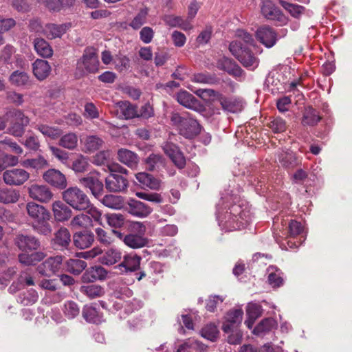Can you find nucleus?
<instances>
[{"label": "nucleus", "mask_w": 352, "mask_h": 352, "mask_svg": "<svg viewBox=\"0 0 352 352\" xmlns=\"http://www.w3.org/2000/svg\"><path fill=\"white\" fill-rule=\"evenodd\" d=\"M25 210L31 221L32 229L39 234L48 236L52 232L50 223L51 214L43 206L33 201L26 204Z\"/></svg>", "instance_id": "nucleus-1"}, {"label": "nucleus", "mask_w": 352, "mask_h": 352, "mask_svg": "<svg viewBox=\"0 0 352 352\" xmlns=\"http://www.w3.org/2000/svg\"><path fill=\"white\" fill-rule=\"evenodd\" d=\"M170 122L178 133L186 138L192 139L200 133V124L187 113H173L170 116Z\"/></svg>", "instance_id": "nucleus-2"}, {"label": "nucleus", "mask_w": 352, "mask_h": 352, "mask_svg": "<svg viewBox=\"0 0 352 352\" xmlns=\"http://www.w3.org/2000/svg\"><path fill=\"white\" fill-rule=\"evenodd\" d=\"M63 199L76 210H85L89 208L90 200L86 193L77 186L69 187L62 193Z\"/></svg>", "instance_id": "nucleus-3"}, {"label": "nucleus", "mask_w": 352, "mask_h": 352, "mask_svg": "<svg viewBox=\"0 0 352 352\" xmlns=\"http://www.w3.org/2000/svg\"><path fill=\"white\" fill-rule=\"evenodd\" d=\"M99 69V60L96 50L87 48L82 58L78 60L76 76L81 78L90 73H96Z\"/></svg>", "instance_id": "nucleus-4"}, {"label": "nucleus", "mask_w": 352, "mask_h": 352, "mask_svg": "<svg viewBox=\"0 0 352 352\" xmlns=\"http://www.w3.org/2000/svg\"><path fill=\"white\" fill-rule=\"evenodd\" d=\"M79 184L86 188H89L91 194L97 199L103 192V183L100 179V174L97 172H91L85 177L79 179Z\"/></svg>", "instance_id": "nucleus-5"}, {"label": "nucleus", "mask_w": 352, "mask_h": 352, "mask_svg": "<svg viewBox=\"0 0 352 352\" xmlns=\"http://www.w3.org/2000/svg\"><path fill=\"white\" fill-rule=\"evenodd\" d=\"M261 10L262 14L267 19L276 21L280 25L287 23V17L270 0H264L262 2Z\"/></svg>", "instance_id": "nucleus-6"}, {"label": "nucleus", "mask_w": 352, "mask_h": 352, "mask_svg": "<svg viewBox=\"0 0 352 352\" xmlns=\"http://www.w3.org/2000/svg\"><path fill=\"white\" fill-rule=\"evenodd\" d=\"M217 67L235 78L241 81L245 79L244 71L233 60L227 57H222L217 60Z\"/></svg>", "instance_id": "nucleus-7"}, {"label": "nucleus", "mask_w": 352, "mask_h": 352, "mask_svg": "<svg viewBox=\"0 0 352 352\" xmlns=\"http://www.w3.org/2000/svg\"><path fill=\"white\" fill-rule=\"evenodd\" d=\"M28 192L30 198L41 203H48L54 197L53 192L46 185L32 184L28 187Z\"/></svg>", "instance_id": "nucleus-8"}, {"label": "nucleus", "mask_w": 352, "mask_h": 352, "mask_svg": "<svg viewBox=\"0 0 352 352\" xmlns=\"http://www.w3.org/2000/svg\"><path fill=\"white\" fill-rule=\"evenodd\" d=\"M62 263L61 256L50 257L37 267V271L41 275L50 277L60 270Z\"/></svg>", "instance_id": "nucleus-9"}, {"label": "nucleus", "mask_w": 352, "mask_h": 352, "mask_svg": "<svg viewBox=\"0 0 352 352\" xmlns=\"http://www.w3.org/2000/svg\"><path fill=\"white\" fill-rule=\"evenodd\" d=\"M30 177V174L21 168H12L3 173V178L5 183L10 186H20Z\"/></svg>", "instance_id": "nucleus-10"}, {"label": "nucleus", "mask_w": 352, "mask_h": 352, "mask_svg": "<svg viewBox=\"0 0 352 352\" xmlns=\"http://www.w3.org/2000/svg\"><path fill=\"white\" fill-rule=\"evenodd\" d=\"M126 210L138 218H145L153 212V209L148 205L134 199L128 201Z\"/></svg>", "instance_id": "nucleus-11"}, {"label": "nucleus", "mask_w": 352, "mask_h": 352, "mask_svg": "<svg viewBox=\"0 0 352 352\" xmlns=\"http://www.w3.org/2000/svg\"><path fill=\"white\" fill-rule=\"evenodd\" d=\"M256 36L267 48L273 47L278 39L277 33L273 28L267 25H263L258 28L256 32Z\"/></svg>", "instance_id": "nucleus-12"}, {"label": "nucleus", "mask_w": 352, "mask_h": 352, "mask_svg": "<svg viewBox=\"0 0 352 352\" xmlns=\"http://www.w3.org/2000/svg\"><path fill=\"white\" fill-rule=\"evenodd\" d=\"M106 188L110 192H122L127 189L128 180L116 173H111L105 179Z\"/></svg>", "instance_id": "nucleus-13"}, {"label": "nucleus", "mask_w": 352, "mask_h": 352, "mask_svg": "<svg viewBox=\"0 0 352 352\" xmlns=\"http://www.w3.org/2000/svg\"><path fill=\"white\" fill-rule=\"evenodd\" d=\"M14 242L16 245L22 251L36 250L40 247V241L33 236L19 234L16 236Z\"/></svg>", "instance_id": "nucleus-14"}, {"label": "nucleus", "mask_w": 352, "mask_h": 352, "mask_svg": "<svg viewBox=\"0 0 352 352\" xmlns=\"http://www.w3.org/2000/svg\"><path fill=\"white\" fill-rule=\"evenodd\" d=\"M162 148L177 168H183L185 166L186 159L177 145L166 142L164 144Z\"/></svg>", "instance_id": "nucleus-15"}, {"label": "nucleus", "mask_w": 352, "mask_h": 352, "mask_svg": "<svg viewBox=\"0 0 352 352\" xmlns=\"http://www.w3.org/2000/svg\"><path fill=\"white\" fill-rule=\"evenodd\" d=\"M43 177L47 183L58 189L65 188L67 184L65 175L56 169L47 170L44 173Z\"/></svg>", "instance_id": "nucleus-16"}, {"label": "nucleus", "mask_w": 352, "mask_h": 352, "mask_svg": "<svg viewBox=\"0 0 352 352\" xmlns=\"http://www.w3.org/2000/svg\"><path fill=\"white\" fill-rule=\"evenodd\" d=\"M243 312L241 309L230 311L223 322L222 329L225 333H230V331L238 327L242 321Z\"/></svg>", "instance_id": "nucleus-17"}, {"label": "nucleus", "mask_w": 352, "mask_h": 352, "mask_svg": "<svg viewBox=\"0 0 352 352\" xmlns=\"http://www.w3.org/2000/svg\"><path fill=\"white\" fill-rule=\"evenodd\" d=\"M94 241V234L89 230H82L76 232L73 236L74 245L78 249L89 248Z\"/></svg>", "instance_id": "nucleus-18"}, {"label": "nucleus", "mask_w": 352, "mask_h": 352, "mask_svg": "<svg viewBox=\"0 0 352 352\" xmlns=\"http://www.w3.org/2000/svg\"><path fill=\"white\" fill-rule=\"evenodd\" d=\"M141 257L135 254L124 256L123 261L116 266L122 272H135L140 267Z\"/></svg>", "instance_id": "nucleus-19"}, {"label": "nucleus", "mask_w": 352, "mask_h": 352, "mask_svg": "<svg viewBox=\"0 0 352 352\" xmlns=\"http://www.w3.org/2000/svg\"><path fill=\"white\" fill-rule=\"evenodd\" d=\"M107 276V270L99 265L87 269L81 276L83 283H94L97 280H104Z\"/></svg>", "instance_id": "nucleus-20"}, {"label": "nucleus", "mask_w": 352, "mask_h": 352, "mask_svg": "<svg viewBox=\"0 0 352 352\" xmlns=\"http://www.w3.org/2000/svg\"><path fill=\"white\" fill-rule=\"evenodd\" d=\"M52 210L56 221H67L72 214V210L63 201H56L52 205Z\"/></svg>", "instance_id": "nucleus-21"}, {"label": "nucleus", "mask_w": 352, "mask_h": 352, "mask_svg": "<svg viewBox=\"0 0 352 352\" xmlns=\"http://www.w3.org/2000/svg\"><path fill=\"white\" fill-rule=\"evenodd\" d=\"M176 100L180 104L188 109L195 111H199L201 109L198 100L186 91H179L176 96Z\"/></svg>", "instance_id": "nucleus-22"}, {"label": "nucleus", "mask_w": 352, "mask_h": 352, "mask_svg": "<svg viewBox=\"0 0 352 352\" xmlns=\"http://www.w3.org/2000/svg\"><path fill=\"white\" fill-rule=\"evenodd\" d=\"M34 76L40 81L47 78L51 72V66L49 63L43 59H36L32 63Z\"/></svg>", "instance_id": "nucleus-23"}, {"label": "nucleus", "mask_w": 352, "mask_h": 352, "mask_svg": "<svg viewBox=\"0 0 352 352\" xmlns=\"http://www.w3.org/2000/svg\"><path fill=\"white\" fill-rule=\"evenodd\" d=\"M118 159L131 168H136L139 163L138 155L126 148H120L118 151Z\"/></svg>", "instance_id": "nucleus-24"}, {"label": "nucleus", "mask_w": 352, "mask_h": 352, "mask_svg": "<svg viewBox=\"0 0 352 352\" xmlns=\"http://www.w3.org/2000/svg\"><path fill=\"white\" fill-rule=\"evenodd\" d=\"M82 314L88 322L99 324L103 321V316L96 308V304L85 305L82 309Z\"/></svg>", "instance_id": "nucleus-25"}, {"label": "nucleus", "mask_w": 352, "mask_h": 352, "mask_svg": "<svg viewBox=\"0 0 352 352\" xmlns=\"http://www.w3.org/2000/svg\"><path fill=\"white\" fill-rule=\"evenodd\" d=\"M83 151L85 153H94L100 148H102L104 144V140L96 135H90L86 136L83 141Z\"/></svg>", "instance_id": "nucleus-26"}, {"label": "nucleus", "mask_w": 352, "mask_h": 352, "mask_svg": "<svg viewBox=\"0 0 352 352\" xmlns=\"http://www.w3.org/2000/svg\"><path fill=\"white\" fill-rule=\"evenodd\" d=\"M135 178L140 184L151 190H157L161 187V181L147 173H138Z\"/></svg>", "instance_id": "nucleus-27"}, {"label": "nucleus", "mask_w": 352, "mask_h": 352, "mask_svg": "<svg viewBox=\"0 0 352 352\" xmlns=\"http://www.w3.org/2000/svg\"><path fill=\"white\" fill-rule=\"evenodd\" d=\"M68 26L66 24L56 25L46 24L43 30V34L49 39L60 37L66 32Z\"/></svg>", "instance_id": "nucleus-28"}, {"label": "nucleus", "mask_w": 352, "mask_h": 352, "mask_svg": "<svg viewBox=\"0 0 352 352\" xmlns=\"http://www.w3.org/2000/svg\"><path fill=\"white\" fill-rule=\"evenodd\" d=\"M237 60L250 70H254L259 65V59L248 49L242 51Z\"/></svg>", "instance_id": "nucleus-29"}, {"label": "nucleus", "mask_w": 352, "mask_h": 352, "mask_svg": "<svg viewBox=\"0 0 352 352\" xmlns=\"http://www.w3.org/2000/svg\"><path fill=\"white\" fill-rule=\"evenodd\" d=\"M10 83L15 87H28L30 85V76L28 73L16 70L8 78Z\"/></svg>", "instance_id": "nucleus-30"}, {"label": "nucleus", "mask_w": 352, "mask_h": 352, "mask_svg": "<svg viewBox=\"0 0 352 352\" xmlns=\"http://www.w3.org/2000/svg\"><path fill=\"white\" fill-rule=\"evenodd\" d=\"M122 258V252L116 248L108 249L102 256L99 258V261L105 265H112L120 261Z\"/></svg>", "instance_id": "nucleus-31"}, {"label": "nucleus", "mask_w": 352, "mask_h": 352, "mask_svg": "<svg viewBox=\"0 0 352 352\" xmlns=\"http://www.w3.org/2000/svg\"><path fill=\"white\" fill-rule=\"evenodd\" d=\"M223 110L231 113L240 112L243 108V102L237 98H226L222 96L220 100Z\"/></svg>", "instance_id": "nucleus-32"}, {"label": "nucleus", "mask_w": 352, "mask_h": 352, "mask_svg": "<svg viewBox=\"0 0 352 352\" xmlns=\"http://www.w3.org/2000/svg\"><path fill=\"white\" fill-rule=\"evenodd\" d=\"M100 202L106 207L114 210H120L124 206V198L119 195H107L100 199Z\"/></svg>", "instance_id": "nucleus-33"}, {"label": "nucleus", "mask_w": 352, "mask_h": 352, "mask_svg": "<svg viewBox=\"0 0 352 352\" xmlns=\"http://www.w3.org/2000/svg\"><path fill=\"white\" fill-rule=\"evenodd\" d=\"M54 245L67 248L71 242V235L66 228H60L54 234L53 239Z\"/></svg>", "instance_id": "nucleus-34"}, {"label": "nucleus", "mask_w": 352, "mask_h": 352, "mask_svg": "<svg viewBox=\"0 0 352 352\" xmlns=\"http://www.w3.org/2000/svg\"><path fill=\"white\" fill-rule=\"evenodd\" d=\"M206 349L207 346L202 342L195 339H188L179 347L177 352H202Z\"/></svg>", "instance_id": "nucleus-35"}, {"label": "nucleus", "mask_w": 352, "mask_h": 352, "mask_svg": "<svg viewBox=\"0 0 352 352\" xmlns=\"http://www.w3.org/2000/svg\"><path fill=\"white\" fill-rule=\"evenodd\" d=\"M268 283L274 288L283 285L284 280L281 271L274 266H270L267 268Z\"/></svg>", "instance_id": "nucleus-36"}, {"label": "nucleus", "mask_w": 352, "mask_h": 352, "mask_svg": "<svg viewBox=\"0 0 352 352\" xmlns=\"http://www.w3.org/2000/svg\"><path fill=\"white\" fill-rule=\"evenodd\" d=\"M145 164L148 170H159L165 166V161L162 155L152 153L145 160Z\"/></svg>", "instance_id": "nucleus-37"}, {"label": "nucleus", "mask_w": 352, "mask_h": 352, "mask_svg": "<svg viewBox=\"0 0 352 352\" xmlns=\"http://www.w3.org/2000/svg\"><path fill=\"white\" fill-rule=\"evenodd\" d=\"M87 266L85 261L77 258H71L65 262L66 270L74 275L80 274Z\"/></svg>", "instance_id": "nucleus-38"}, {"label": "nucleus", "mask_w": 352, "mask_h": 352, "mask_svg": "<svg viewBox=\"0 0 352 352\" xmlns=\"http://www.w3.org/2000/svg\"><path fill=\"white\" fill-rule=\"evenodd\" d=\"M80 292L90 299L99 298L104 294V288L98 285H82L80 287Z\"/></svg>", "instance_id": "nucleus-39"}, {"label": "nucleus", "mask_w": 352, "mask_h": 352, "mask_svg": "<svg viewBox=\"0 0 352 352\" xmlns=\"http://www.w3.org/2000/svg\"><path fill=\"white\" fill-rule=\"evenodd\" d=\"M34 49L41 56L49 58L52 56L53 51L48 43L41 38H36L34 41Z\"/></svg>", "instance_id": "nucleus-40"}, {"label": "nucleus", "mask_w": 352, "mask_h": 352, "mask_svg": "<svg viewBox=\"0 0 352 352\" xmlns=\"http://www.w3.org/2000/svg\"><path fill=\"white\" fill-rule=\"evenodd\" d=\"M123 241L127 246L136 249L140 248L146 245L147 241L145 238L140 234H129L126 235Z\"/></svg>", "instance_id": "nucleus-41"}, {"label": "nucleus", "mask_w": 352, "mask_h": 352, "mask_svg": "<svg viewBox=\"0 0 352 352\" xmlns=\"http://www.w3.org/2000/svg\"><path fill=\"white\" fill-rule=\"evenodd\" d=\"M321 119L317 111L311 107L306 108L302 123L303 125L314 126Z\"/></svg>", "instance_id": "nucleus-42"}, {"label": "nucleus", "mask_w": 352, "mask_h": 352, "mask_svg": "<svg viewBox=\"0 0 352 352\" xmlns=\"http://www.w3.org/2000/svg\"><path fill=\"white\" fill-rule=\"evenodd\" d=\"M19 192L15 189H0V202L3 204L15 203L19 199Z\"/></svg>", "instance_id": "nucleus-43"}, {"label": "nucleus", "mask_w": 352, "mask_h": 352, "mask_svg": "<svg viewBox=\"0 0 352 352\" xmlns=\"http://www.w3.org/2000/svg\"><path fill=\"white\" fill-rule=\"evenodd\" d=\"M276 325V321L272 318H265L261 321L254 329L253 333L257 336H261L269 332Z\"/></svg>", "instance_id": "nucleus-44"}, {"label": "nucleus", "mask_w": 352, "mask_h": 352, "mask_svg": "<svg viewBox=\"0 0 352 352\" xmlns=\"http://www.w3.org/2000/svg\"><path fill=\"white\" fill-rule=\"evenodd\" d=\"M44 136L51 139H56L62 134V130L58 127L50 126L47 124H39L36 126Z\"/></svg>", "instance_id": "nucleus-45"}, {"label": "nucleus", "mask_w": 352, "mask_h": 352, "mask_svg": "<svg viewBox=\"0 0 352 352\" xmlns=\"http://www.w3.org/2000/svg\"><path fill=\"white\" fill-rule=\"evenodd\" d=\"M148 14V8L141 9L138 14L133 17L129 23V26L134 30H138L146 22Z\"/></svg>", "instance_id": "nucleus-46"}, {"label": "nucleus", "mask_w": 352, "mask_h": 352, "mask_svg": "<svg viewBox=\"0 0 352 352\" xmlns=\"http://www.w3.org/2000/svg\"><path fill=\"white\" fill-rule=\"evenodd\" d=\"M117 104L125 119H131L138 117L136 107L129 102L121 101L118 102Z\"/></svg>", "instance_id": "nucleus-47"}, {"label": "nucleus", "mask_w": 352, "mask_h": 352, "mask_svg": "<svg viewBox=\"0 0 352 352\" xmlns=\"http://www.w3.org/2000/svg\"><path fill=\"white\" fill-rule=\"evenodd\" d=\"M78 144V136L74 133H69L63 136L59 140V145L69 149H74Z\"/></svg>", "instance_id": "nucleus-48"}, {"label": "nucleus", "mask_w": 352, "mask_h": 352, "mask_svg": "<svg viewBox=\"0 0 352 352\" xmlns=\"http://www.w3.org/2000/svg\"><path fill=\"white\" fill-rule=\"evenodd\" d=\"M0 151H9L18 155H21L23 153V148L10 138L0 141Z\"/></svg>", "instance_id": "nucleus-49"}, {"label": "nucleus", "mask_w": 352, "mask_h": 352, "mask_svg": "<svg viewBox=\"0 0 352 352\" xmlns=\"http://www.w3.org/2000/svg\"><path fill=\"white\" fill-rule=\"evenodd\" d=\"M38 298L37 292L34 289H31L21 294L18 298V301L23 305L28 306L35 303Z\"/></svg>", "instance_id": "nucleus-50"}, {"label": "nucleus", "mask_w": 352, "mask_h": 352, "mask_svg": "<svg viewBox=\"0 0 352 352\" xmlns=\"http://www.w3.org/2000/svg\"><path fill=\"white\" fill-rule=\"evenodd\" d=\"M23 166L25 167H30L34 169H42L48 166L47 161L42 156H39L35 159H28L23 161Z\"/></svg>", "instance_id": "nucleus-51"}, {"label": "nucleus", "mask_w": 352, "mask_h": 352, "mask_svg": "<svg viewBox=\"0 0 352 352\" xmlns=\"http://www.w3.org/2000/svg\"><path fill=\"white\" fill-rule=\"evenodd\" d=\"M201 335L204 338L214 342L218 338L219 331L216 325L208 324L201 329Z\"/></svg>", "instance_id": "nucleus-52"}, {"label": "nucleus", "mask_w": 352, "mask_h": 352, "mask_svg": "<svg viewBox=\"0 0 352 352\" xmlns=\"http://www.w3.org/2000/svg\"><path fill=\"white\" fill-rule=\"evenodd\" d=\"M89 164L86 157L79 155L72 163V169L76 173H84L88 170Z\"/></svg>", "instance_id": "nucleus-53"}, {"label": "nucleus", "mask_w": 352, "mask_h": 352, "mask_svg": "<svg viewBox=\"0 0 352 352\" xmlns=\"http://www.w3.org/2000/svg\"><path fill=\"white\" fill-rule=\"evenodd\" d=\"M90 221V217L85 214H79L71 220L70 226L75 229L84 228L86 227Z\"/></svg>", "instance_id": "nucleus-54"}, {"label": "nucleus", "mask_w": 352, "mask_h": 352, "mask_svg": "<svg viewBox=\"0 0 352 352\" xmlns=\"http://www.w3.org/2000/svg\"><path fill=\"white\" fill-rule=\"evenodd\" d=\"M19 159L17 157L6 154H0V171L3 170L8 166H15L18 164Z\"/></svg>", "instance_id": "nucleus-55"}, {"label": "nucleus", "mask_w": 352, "mask_h": 352, "mask_svg": "<svg viewBox=\"0 0 352 352\" xmlns=\"http://www.w3.org/2000/svg\"><path fill=\"white\" fill-rule=\"evenodd\" d=\"M97 240L104 245H109L114 242L111 233H109L102 228H98L95 230Z\"/></svg>", "instance_id": "nucleus-56"}, {"label": "nucleus", "mask_w": 352, "mask_h": 352, "mask_svg": "<svg viewBox=\"0 0 352 352\" xmlns=\"http://www.w3.org/2000/svg\"><path fill=\"white\" fill-rule=\"evenodd\" d=\"M280 163L285 167L289 168L296 164V157L292 152H283L278 155Z\"/></svg>", "instance_id": "nucleus-57"}, {"label": "nucleus", "mask_w": 352, "mask_h": 352, "mask_svg": "<svg viewBox=\"0 0 352 352\" xmlns=\"http://www.w3.org/2000/svg\"><path fill=\"white\" fill-rule=\"evenodd\" d=\"M107 223L113 228H120L124 223V217L122 214H107L105 215Z\"/></svg>", "instance_id": "nucleus-58"}, {"label": "nucleus", "mask_w": 352, "mask_h": 352, "mask_svg": "<svg viewBox=\"0 0 352 352\" xmlns=\"http://www.w3.org/2000/svg\"><path fill=\"white\" fill-rule=\"evenodd\" d=\"M135 195L140 199L154 204H160L163 201V197L162 195L157 192H137Z\"/></svg>", "instance_id": "nucleus-59"}, {"label": "nucleus", "mask_w": 352, "mask_h": 352, "mask_svg": "<svg viewBox=\"0 0 352 352\" xmlns=\"http://www.w3.org/2000/svg\"><path fill=\"white\" fill-rule=\"evenodd\" d=\"M279 3L286 10L296 18L298 17L304 10V8L299 5L292 4L283 0H280Z\"/></svg>", "instance_id": "nucleus-60"}, {"label": "nucleus", "mask_w": 352, "mask_h": 352, "mask_svg": "<svg viewBox=\"0 0 352 352\" xmlns=\"http://www.w3.org/2000/svg\"><path fill=\"white\" fill-rule=\"evenodd\" d=\"M267 125L275 133L284 132L287 129L285 121L279 117L274 118Z\"/></svg>", "instance_id": "nucleus-61"}, {"label": "nucleus", "mask_w": 352, "mask_h": 352, "mask_svg": "<svg viewBox=\"0 0 352 352\" xmlns=\"http://www.w3.org/2000/svg\"><path fill=\"white\" fill-rule=\"evenodd\" d=\"M195 94L204 100L219 99L222 98V95L212 89H199L195 91Z\"/></svg>", "instance_id": "nucleus-62"}, {"label": "nucleus", "mask_w": 352, "mask_h": 352, "mask_svg": "<svg viewBox=\"0 0 352 352\" xmlns=\"http://www.w3.org/2000/svg\"><path fill=\"white\" fill-rule=\"evenodd\" d=\"M79 307L75 302L68 301L65 304L64 314L68 318H75L79 314Z\"/></svg>", "instance_id": "nucleus-63"}, {"label": "nucleus", "mask_w": 352, "mask_h": 352, "mask_svg": "<svg viewBox=\"0 0 352 352\" xmlns=\"http://www.w3.org/2000/svg\"><path fill=\"white\" fill-rule=\"evenodd\" d=\"M247 315L251 320H256L261 315V306L256 303H249L246 309Z\"/></svg>", "instance_id": "nucleus-64"}]
</instances>
